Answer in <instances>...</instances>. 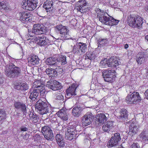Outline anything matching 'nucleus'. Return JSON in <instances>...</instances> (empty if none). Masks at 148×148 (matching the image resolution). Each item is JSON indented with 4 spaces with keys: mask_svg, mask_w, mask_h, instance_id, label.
<instances>
[{
    "mask_svg": "<svg viewBox=\"0 0 148 148\" xmlns=\"http://www.w3.org/2000/svg\"><path fill=\"white\" fill-rule=\"evenodd\" d=\"M5 73L8 77L14 78L21 75V70L20 68L15 66L13 63H10L6 66Z\"/></svg>",
    "mask_w": 148,
    "mask_h": 148,
    "instance_id": "f257e3e1",
    "label": "nucleus"
},
{
    "mask_svg": "<svg viewBox=\"0 0 148 148\" xmlns=\"http://www.w3.org/2000/svg\"><path fill=\"white\" fill-rule=\"evenodd\" d=\"M35 108L38 110V113L41 115L47 114L50 112V108L46 102L41 100H38L35 105Z\"/></svg>",
    "mask_w": 148,
    "mask_h": 148,
    "instance_id": "f03ea898",
    "label": "nucleus"
},
{
    "mask_svg": "<svg viewBox=\"0 0 148 148\" xmlns=\"http://www.w3.org/2000/svg\"><path fill=\"white\" fill-rule=\"evenodd\" d=\"M55 30L56 33L60 35L61 40H67L70 38L69 30L65 26L61 25H57L55 27Z\"/></svg>",
    "mask_w": 148,
    "mask_h": 148,
    "instance_id": "7ed1b4c3",
    "label": "nucleus"
},
{
    "mask_svg": "<svg viewBox=\"0 0 148 148\" xmlns=\"http://www.w3.org/2000/svg\"><path fill=\"white\" fill-rule=\"evenodd\" d=\"M38 3V0H23L21 5L24 9L32 11L36 8Z\"/></svg>",
    "mask_w": 148,
    "mask_h": 148,
    "instance_id": "20e7f679",
    "label": "nucleus"
},
{
    "mask_svg": "<svg viewBox=\"0 0 148 148\" xmlns=\"http://www.w3.org/2000/svg\"><path fill=\"white\" fill-rule=\"evenodd\" d=\"M102 75L105 81L111 82L115 80L116 77L115 71L113 70H105L102 72Z\"/></svg>",
    "mask_w": 148,
    "mask_h": 148,
    "instance_id": "39448f33",
    "label": "nucleus"
},
{
    "mask_svg": "<svg viewBox=\"0 0 148 148\" xmlns=\"http://www.w3.org/2000/svg\"><path fill=\"white\" fill-rule=\"evenodd\" d=\"M126 100L127 103L136 104L141 100V99L138 92H134L126 97Z\"/></svg>",
    "mask_w": 148,
    "mask_h": 148,
    "instance_id": "423d86ee",
    "label": "nucleus"
},
{
    "mask_svg": "<svg viewBox=\"0 0 148 148\" xmlns=\"http://www.w3.org/2000/svg\"><path fill=\"white\" fill-rule=\"evenodd\" d=\"M87 45L86 43L82 42L77 43L73 47L72 52L76 55H81L86 51Z\"/></svg>",
    "mask_w": 148,
    "mask_h": 148,
    "instance_id": "0eeeda50",
    "label": "nucleus"
},
{
    "mask_svg": "<svg viewBox=\"0 0 148 148\" xmlns=\"http://www.w3.org/2000/svg\"><path fill=\"white\" fill-rule=\"evenodd\" d=\"M96 13L97 18L102 23L106 25L108 24L110 16L107 13L101 11L100 9H98L96 10Z\"/></svg>",
    "mask_w": 148,
    "mask_h": 148,
    "instance_id": "6e6552de",
    "label": "nucleus"
},
{
    "mask_svg": "<svg viewBox=\"0 0 148 148\" xmlns=\"http://www.w3.org/2000/svg\"><path fill=\"white\" fill-rule=\"evenodd\" d=\"M93 116L92 113L88 112L82 117V124L84 126H86L90 124L92 121Z\"/></svg>",
    "mask_w": 148,
    "mask_h": 148,
    "instance_id": "1a4fd4ad",
    "label": "nucleus"
},
{
    "mask_svg": "<svg viewBox=\"0 0 148 148\" xmlns=\"http://www.w3.org/2000/svg\"><path fill=\"white\" fill-rule=\"evenodd\" d=\"M35 40L38 45L40 46L49 45L51 44L50 41L48 38L43 35L36 37Z\"/></svg>",
    "mask_w": 148,
    "mask_h": 148,
    "instance_id": "9d476101",
    "label": "nucleus"
},
{
    "mask_svg": "<svg viewBox=\"0 0 148 148\" xmlns=\"http://www.w3.org/2000/svg\"><path fill=\"white\" fill-rule=\"evenodd\" d=\"M46 29L42 25L40 24H35L33 25L32 32L35 34H41L45 32Z\"/></svg>",
    "mask_w": 148,
    "mask_h": 148,
    "instance_id": "9b49d317",
    "label": "nucleus"
},
{
    "mask_svg": "<svg viewBox=\"0 0 148 148\" xmlns=\"http://www.w3.org/2000/svg\"><path fill=\"white\" fill-rule=\"evenodd\" d=\"M87 8L86 3L85 1L80 0L77 2L76 9L77 11L81 13H84L87 11Z\"/></svg>",
    "mask_w": 148,
    "mask_h": 148,
    "instance_id": "f8f14e48",
    "label": "nucleus"
},
{
    "mask_svg": "<svg viewBox=\"0 0 148 148\" xmlns=\"http://www.w3.org/2000/svg\"><path fill=\"white\" fill-rule=\"evenodd\" d=\"M55 1V0H47L44 3L43 5V7L45 9V10L43 8L40 10L38 12L39 14L43 15V14H41L42 12H45L46 10L47 12L49 10V9H51V7L53 6ZM50 10H49V11Z\"/></svg>",
    "mask_w": 148,
    "mask_h": 148,
    "instance_id": "ddd939ff",
    "label": "nucleus"
},
{
    "mask_svg": "<svg viewBox=\"0 0 148 148\" xmlns=\"http://www.w3.org/2000/svg\"><path fill=\"white\" fill-rule=\"evenodd\" d=\"M121 139L120 134L119 133H116L112 136L107 145L109 147H112L118 144L119 141Z\"/></svg>",
    "mask_w": 148,
    "mask_h": 148,
    "instance_id": "4468645a",
    "label": "nucleus"
},
{
    "mask_svg": "<svg viewBox=\"0 0 148 148\" xmlns=\"http://www.w3.org/2000/svg\"><path fill=\"white\" fill-rule=\"evenodd\" d=\"M77 87L76 84H73L69 88L66 90V98H70L72 97H74L76 95L75 93V90Z\"/></svg>",
    "mask_w": 148,
    "mask_h": 148,
    "instance_id": "2eb2a0df",
    "label": "nucleus"
},
{
    "mask_svg": "<svg viewBox=\"0 0 148 148\" xmlns=\"http://www.w3.org/2000/svg\"><path fill=\"white\" fill-rule=\"evenodd\" d=\"M19 15L20 20L23 23H26L28 22H31L32 21V17L30 16L31 14L29 13L23 12L20 13Z\"/></svg>",
    "mask_w": 148,
    "mask_h": 148,
    "instance_id": "dca6fc26",
    "label": "nucleus"
},
{
    "mask_svg": "<svg viewBox=\"0 0 148 148\" xmlns=\"http://www.w3.org/2000/svg\"><path fill=\"white\" fill-rule=\"evenodd\" d=\"M40 90L39 89L32 88L29 91V98L32 101H34L39 98Z\"/></svg>",
    "mask_w": 148,
    "mask_h": 148,
    "instance_id": "f3484780",
    "label": "nucleus"
},
{
    "mask_svg": "<svg viewBox=\"0 0 148 148\" xmlns=\"http://www.w3.org/2000/svg\"><path fill=\"white\" fill-rule=\"evenodd\" d=\"M15 108L18 110L22 111L24 115H25L27 113V109L25 105L20 102H15L14 104Z\"/></svg>",
    "mask_w": 148,
    "mask_h": 148,
    "instance_id": "a211bd4d",
    "label": "nucleus"
},
{
    "mask_svg": "<svg viewBox=\"0 0 148 148\" xmlns=\"http://www.w3.org/2000/svg\"><path fill=\"white\" fill-rule=\"evenodd\" d=\"M46 63L47 65L51 66L53 68H55V67H58L59 68L60 67L59 66H58V63L57 62L56 58L55 57L47 58Z\"/></svg>",
    "mask_w": 148,
    "mask_h": 148,
    "instance_id": "6ab92c4d",
    "label": "nucleus"
},
{
    "mask_svg": "<svg viewBox=\"0 0 148 148\" xmlns=\"http://www.w3.org/2000/svg\"><path fill=\"white\" fill-rule=\"evenodd\" d=\"M136 17V15H130L128 16L127 22L128 25L131 27H135V21L137 18Z\"/></svg>",
    "mask_w": 148,
    "mask_h": 148,
    "instance_id": "aec40b11",
    "label": "nucleus"
},
{
    "mask_svg": "<svg viewBox=\"0 0 148 148\" xmlns=\"http://www.w3.org/2000/svg\"><path fill=\"white\" fill-rule=\"evenodd\" d=\"M29 63L32 65H37L39 64L40 60L38 56L33 55L28 58Z\"/></svg>",
    "mask_w": 148,
    "mask_h": 148,
    "instance_id": "412c9836",
    "label": "nucleus"
},
{
    "mask_svg": "<svg viewBox=\"0 0 148 148\" xmlns=\"http://www.w3.org/2000/svg\"><path fill=\"white\" fill-rule=\"evenodd\" d=\"M96 120L100 124H103L107 120V117L103 113L98 114L96 116Z\"/></svg>",
    "mask_w": 148,
    "mask_h": 148,
    "instance_id": "4be33fe9",
    "label": "nucleus"
},
{
    "mask_svg": "<svg viewBox=\"0 0 148 148\" xmlns=\"http://www.w3.org/2000/svg\"><path fill=\"white\" fill-rule=\"evenodd\" d=\"M56 61L58 63V66L60 64L62 65H64L67 63L66 57L65 56L62 55H57L56 58Z\"/></svg>",
    "mask_w": 148,
    "mask_h": 148,
    "instance_id": "5701e85b",
    "label": "nucleus"
},
{
    "mask_svg": "<svg viewBox=\"0 0 148 148\" xmlns=\"http://www.w3.org/2000/svg\"><path fill=\"white\" fill-rule=\"evenodd\" d=\"M55 69H47L46 70V74L48 75L49 77H52L57 76V74L58 72V68L55 67Z\"/></svg>",
    "mask_w": 148,
    "mask_h": 148,
    "instance_id": "b1692460",
    "label": "nucleus"
},
{
    "mask_svg": "<svg viewBox=\"0 0 148 148\" xmlns=\"http://www.w3.org/2000/svg\"><path fill=\"white\" fill-rule=\"evenodd\" d=\"M113 127L112 121H108L105 123L102 128V130L104 132H108L110 131Z\"/></svg>",
    "mask_w": 148,
    "mask_h": 148,
    "instance_id": "393cba45",
    "label": "nucleus"
},
{
    "mask_svg": "<svg viewBox=\"0 0 148 148\" xmlns=\"http://www.w3.org/2000/svg\"><path fill=\"white\" fill-rule=\"evenodd\" d=\"M83 109L80 107H75L73 108L72 110V115L76 117H79L81 114V112Z\"/></svg>",
    "mask_w": 148,
    "mask_h": 148,
    "instance_id": "a878e982",
    "label": "nucleus"
},
{
    "mask_svg": "<svg viewBox=\"0 0 148 148\" xmlns=\"http://www.w3.org/2000/svg\"><path fill=\"white\" fill-rule=\"evenodd\" d=\"M138 129V126L136 125V123H133L131 124L129 127V134L133 136L136 134Z\"/></svg>",
    "mask_w": 148,
    "mask_h": 148,
    "instance_id": "bb28decb",
    "label": "nucleus"
},
{
    "mask_svg": "<svg viewBox=\"0 0 148 148\" xmlns=\"http://www.w3.org/2000/svg\"><path fill=\"white\" fill-rule=\"evenodd\" d=\"M56 138L57 143L59 147H63L64 145V142L62 136L60 134H57L56 136Z\"/></svg>",
    "mask_w": 148,
    "mask_h": 148,
    "instance_id": "cd10ccee",
    "label": "nucleus"
},
{
    "mask_svg": "<svg viewBox=\"0 0 148 148\" xmlns=\"http://www.w3.org/2000/svg\"><path fill=\"white\" fill-rule=\"evenodd\" d=\"M109 64V67H116L118 66L120 63L117 59L116 58L112 59L110 58L108 60Z\"/></svg>",
    "mask_w": 148,
    "mask_h": 148,
    "instance_id": "c85d7f7f",
    "label": "nucleus"
},
{
    "mask_svg": "<svg viewBox=\"0 0 148 148\" xmlns=\"http://www.w3.org/2000/svg\"><path fill=\"white\" fill-rule=\"evenodd\" d=\"M50 89L55 91L59 90L62 87L61 84L56 81L53 82L52 85L50 86Z\"/></svg>",
    "mask_w": 148,
    "mask_h": 148,
    "instance_id": "c756f323",
    "label": "nucleus"
},
{
    "mask_svg": "<svg viewBox=\"0 0 148 148\" xmlns=\"http://www.w3.org/2000/svg\"><path fill=\"white\" fill-rule=\"evenodd\" d=\"M15 88L18 90H26L29 88V86L26 83H18L15 86Z\"/></svg>",
    "mask_w": 148,
    "mask_h": 148,
    "instance_id": "7c9ffc66",
    "label": "nucleus"
},
{
    "mask_svg": "<svg viewBox=\"0 0 148 148\" xmlns=\"http://www.w3.org/2000/svg\"><path fill=\"white\" fill-rule=\"evenodd\" d=\"M140 138L144 143H147L148 142V134L147 132L143 130L139 135Z\"/></svg>",
    "mask_w": 148,
    "mask_h": 148,
    "instance_id": "2f4dec72",
    "label": "nucleus"
},
{
    "mask_svg": "<svg viewBox=\"0 0 148 148\" xmlns=\"http://www.w3.org/2000/svg\"><path fill=\"white\" fill-rule=\"evenodd\" d=\"M57 114L58 116L60 117L63 121H66L67 120V116L65 111L64 110L62 109L59 111L57 113Z\"/></svg>",
    "mask_w": 148,
    "mask_h": 148,
    "instance_id": "473e14b6",
    "label": "nucleus"
},
{
    "mask_svg": "<svg viewBox=\"0 0 148 148\" xmlns=\"http://www.w3.org/2000/svg\"><path fill=\"white\" fill-rule=\"evenodd\" d=\"M120 115L119 119L121 120H125L127 119L128 113L127 111L125 109H122L120 112Z\"/></svg>",
    "mask_w": 148,
    "mask_h": 148,
    "instance_id": "72a5a7b5",
    "label": "nucleus"
},
{
    "mask_svg": "<svg viewBox=\"0 0 148 148\" xmlns=\"http://www.w3.org/2000/svg\"><path fill=\"white\" fill-rule=\"evenodd\" d=\"M3 10L6 11L10 10L8 3L6 1H2L0 2V10Z\"/></svg>",
    "mask_w": 148,
    "mask_h": 148,
    "instance_id": "f704fd0d",
    "label": "nucleus"
},
{
    "mask_svg": "<svg viewBox=\"0 0 148 148\" xmlns=\"http://www.w3.org/2000/svg\"><path fill=\"white\" fill-rule=\"evenodd\" d=\"M45 138L48 140L52 141L54 139V135L52 130L43 135Z\"/></svg>",
    "mask_w": 148,
    "mask_h": 148,
    "instance_id": "c9c22d12",
    "label": "nucleus"
},
{
    "mask_svg": "<svg viewBox=\"0 0 148 148\" xmlns=\"http://www.w3.org/2000/svg\"><path fill=\"white\" fill-rule=\"evenodd\" d=\"M108 39L107 38L102 39L101 38H99L97 40L98 47H101V46H104L107 45L108 42Z\"/></svg>",
    "mask_w": 148,
    "mask_h": 148,
    "instance_id": "e433bc0d",
    "label": "nucleus"
},
{
    "mask_svg": "<svg viewBox=\"0 0 148 148\" xmlns=\"http://www.w3.org/2000/svg\"><path fill=\"white\" fill-rule=\"evenodd\" d=\"M67 129V131L65 132H68V133L72 134V135H73L74 136V134H77L75 125H71L70 127H68Z\"/></svg>",
    "mask_w": 148,
    "mask_h": 148,
    "instance_id": "4c0bfd02",
    "label": "nucleus"
},
{
    "mask_svg": "<svg viewBox=\"0 0 148 148\" xmlns=\"http://www.w3.org/2000/svg\"><path fill=\"white\" fill-rule=\"evenodd\" d=\"M136 19L135 22V27H141L143 23V20L142 18L139 16L136 15Z\"/></svg>",
    "mask_w": 148,
    "mask_h": 148,
    "instance_id": "58836bf2",
    "label": "nucleus"
},
{
    "mask_svg": "<svg viewBox=\"0 0 148 148\" xmlns=\"http://www.w3.org/2000/svg\"><path fill=\"white\" fill-rule=\"evenodd\" d=\"M32 88L42 89V85L40 81L37 80L33 83Z\"/></svg>",
    "mask_w": 148,
    "mask_h": 148,
    "instance_id": "ea45409f",
    "label": "nucleus"
},
{
    "mask_svg": "<svg viewBox=\"0 0 148 148\" xmlns=\"http://www.w3.org/2000/svg\"><path fill=\"white\" fill-rule=\"evenodd\" d=\"M146 56L144 54L141 55L136 60L138 64H141L145 63L146 58Z\"/></svg>",
    "mask_w": 148,
    "mask_h": 148,
    "instance_id": "a19ab883",
    "label": "nucleus"
},
{
    "mask_svg": "<svg viewBox=\"0 0 148 148\" xmlns=\"http://www.w3.org/2000/svg\"><path fill=\"white\" fill-rule=\"evenodd\" d=\"M119 21L114 19L111 16L110 17L109 23L108 25H117L119 22Z\"/></svg>",
    "mask_w": 148,
    "mask_h": 148,
    "instance_id": "79ce46f5",
    "label": "nucleus"
},
{
    "mask_svg": "<svg viewBox=\"0 0 148 148\" xmlns=\"http://www.w3.org/2000/svg\"><path fill=\"white\" fill-rule=\"evenodd\" d=\"M108 62V60L105 59L101 61L100 63V66L103 68L109 67V64Z\"/></svg>",
    "mask_w": 148,
    "mask_h": 148,
    "instance_id": "37998d69",
    "label": "nucleus"
},
{
    "mask_svg": "<svg viewBox=\"0 0 148 148\" xmlns=\"http://www.w3.org/2000/svg\"><path fill=\"white\" fill-rule=\"evenodd\" d=\"M52 130L48 126L46 125L42 127L41 128V132L43 135L47 133Z\"/></svg>",
    "mask_w": 148,
    "mask_h": 148,
    "instance_id": "c03bdc74",
    "label": "nucleus"
},
{
    "mask_svg": "<svg viewBox=\"0 0 148 148\" xmlns=\"http://www.w3.org/2000/svg\"><path fill=\"white\" fill-rule=\"evenodd\" d=\"M74 135V136L73 135H72V134L68 133V132H65V137L66 139L71 140L76 138V136L77 134Z\"/></svg>",
    "mask_w": 148,
    "mask_h": 148,
    "instance_id": "a18cd8bd",
    "label": "nucleus"
},
{
    "mask_svg": "<svg viewBox=\"0 0 148 148\" xmlns=\"http://www.w3.org/2000/svg\"><path fill=\"white\" fill-rule=\"evenodd\" d=\"M96 57L95 54L93 52H89L86 55V58L90 60H94Z\"/></svg>",
    "mask_w": 148,
    "mask_h": 148,
    "instance_id": "49530a36",
    "label": "nucleus"
},
{
    "mask_svg": "<svg viewBox=\"0 0 148 148\" xmlns=\"http://www.w3.org/2000/svg\"><path fill=\"white\" fill-rule=\"evenodd\" d=\"M6 114L4 111L0 109V121L5 118Z\"/></svg>",
    "mask_w": 148,
    "mask_h": 148,
    "instance_id": "de8ad7c7",
    "label": "nucleus"
},
{
    "mask_svg": "<svg viewBox=\"0 0 148 148\" xmlns=\"http://www.w3.org/2000/svg\"><path fill=\"white\" fill-rule=\"evenodd\" d=\"M30 118L34 123H36L38 120V117L36 116L33 114L31 116V117H30Z\"/></svg>",
    "mask_w": 148,
    "mask_h": 148,
    "instance_id": "09e8293b",
    "label": "nucleus"
},
{
    "mask_svg": "<svg viewBox=\"0 0 148 148\" xmlns=\"http://www.w3.org/2000/svg\"><path fill=\"white\" fill-rule=\"evenodd\" d=\"M42 137L38 136L36 137L34 141L35 143L38 142L39 143H41V141H42Z\"/></svg>",
    "mask_w": 148,
    "mask_h": 148,
    "instance_id": "8fccbe9b",
    "label": "nucleus"
},
{
    "mask_svg": "<svg viewBox=\"0 0 148 148\" xmlns=\"http://www.w3.org/2000/svg\"><path fill=\"white\" fill-rule=\"evenodd\" d=\"M56 99L58 100H63V96L61 94L59 93L57 95Z\"/></svg>",
    "mask_w": 148,
    "mask_h": 148,
    "instance_id": "3c124183",
    "label": "nucleus"
},
{
    "mask_svg": "<svg viewBox=\"0 0 148 148\" xmlns=\"http://www.w3.org/2000/svg\"><path fill=\"white\" fill-rule=\"evenodd\" d=\"M130 148H140V147L138 143H134L131 146Z\"/></svg>",
    "mask_w": 148,
    "mask_h": 148,
    "instance_id": "603ef678",
    "label": "nucleus"
},
{
    "mask_svg": "<svg viewBox=\"0 0 148 148\" xmlns=\"http://www.w3.org/2000/svg\"><path fill=\"white\" fill-rule=\"evenodd\" d=\"M52 81L51 80L48 81L47 83L46 86L48 88H50V86L52 85Z\"/></svg>",
    "mask_w": 148,
    "mask_h": 148,
    "instance_id": "864d4df0",
    "label": "nucleus"
},
{
    "mask_svg": "<svg viewBox=\"0 0 148 148\" xmlns=\"http://www.w3.org/2000/svg\"><path fill=\"white\" fill-rule=\"evenodd\" d=\"M42 89H40V92L39 93H40V95H43V94H44V93L45 92V90L43 89V88L42 87Z\"/></svg>",
    "mask_w": 148,
    "mask_h": 148,
    "instance_id": "5fc2aeb1",
    "label": "nucleus"
},
{
    "mask_svg": "<svg viewBox=\"0 0 148 148\" xmlns=\"http://www.w3.org/2000/svg\"><path fill=\"white\" fill-rule=\"evenodd\" d=\"M28 129L25 127H23L21 128V131H27Z\"/></svg>",
    "mask_w": 148,
    "mask_h": 148,
    "instance_id": "6e6d98bb",
    "label": "nucleus"
},
{
    "mask_svg": "<svg viewBox=\"0 0 148 148\" xmlns=\"http://www.w3.org/2000/svg\"><path fill=\"white\" fill-rule=\"evenodd\" d=\"M144 94L146 99H148V89L145 91Z\"/></svg>",
    "mask_w": 148,
    "mask_h": 148,
    "instance_id": "4d7b16f0",
    "label": "nucleus"
},
{
    "mask_svg": "<svg viewBox=\"0 0 148 148\" xmlns=\"http://www.w3.org/2000/svg\"><path fill=\"white\" fill-rule=\"evenodd\" d=\"M44 146L43 145L41 144V143H39V145H37V148H43Z\"/></svg>",
    "mask_w": 148,
    "mask_h": 148,
    "instance_id": "13d9d810",
    "label": "nucleus"
},
{
    "mask_svg": "<svg viewBox=\"0 0 148 148\" xmlns=\"http://www.w3.org/2000/svg\"><path fill=\"white\" fill-rule=\"evenodd\" d=\"M4 78L3 77H0V84H3L4 81Z\"/></svg>",
    "mask_w": 148,
    "mask_h": 148,
    "instance_id": "bf43d9fd",
    "label": "nucleus"
},
{
    "mask_svg": "<svg viewBox=\"0 0 148 148\" xmlns=\"http://www.w3.org/2000/svg\"><path fill=\"white\" fill-rule=\"evenodd\" d=\"M89 96L90 98H93L95 97V95L93 94L92 95V94L91 95H89Z\"/></svg>",
    "mask_w": 148,
    "mask_h": 148,
    "instance_id": "052dcab7",
    "label": "nucleus"
},
{
    "mask_svg": "<svg viewBox=\"0 0 148 148\" xmlns=\"http://www.w3.org/2000/svg\"><path fill=\"white\" fill-rule=\"evenodd\" d=\"M29 36H30V37L33 36L32 35H30L29 34H27V36L28 37H27V38H26V40H29L30 39L29 38Z\"/></svg>",
    "mask_w": 148,
    "mask_h": 148,
    "instance_id": "680f3d73",
    "label": "nucleus"
},
{
    "mask_svg": "<svg viewBox=\"0 0 148 148\" xmlns=\"http://www.w3.org/2000/svg\"><path fill=\"white\" fill-rule=\"evenodd\" d=\"M145 10L148 12V4L145 8Z\"/></svg>",
    "mask_w": 148,
    "mask_h": 148,
    "instance_id": "e2e57ef3",
    "label": "nucleus"
},
{
    "mask_svg": "<svg viewBox=\"0 0 148 148\" xmlns=\"http://www.w3.org/2000/svg\"><path fill=\"white\" fill-rule=\"evenodd\" d=\"M124 48L125 49H127L128 47V45L127 44H126L124 46Z\"/></svg>",
    "mask_w": 148,
    "mask_h": 148,
    "instance_id": "0e129e2a",
    "label": "nucleus"
},
{
    "mask_svg": "<svg viewBox=\"0 0 148 148\" xmlns=\"http://www.w3.org/2000/svg\"><path fill=\"white\" fill-rule=\"evenodd\" d=\"M117 148H125L123 147L122 145H119L117 147Z\"/></svg>",
    "mask_w": 148,
    "mask_h": 148,
    "instance_id": "69168bd1",
    "label": "nucleus"
},
{
    "mask_svg": "<svg viewBox=\"0 0 148 148\" xmlns=\"http://www.w3.org/2000/svg\"><path fill=\"white\" fill-rule=\"evenodd\" d=\"M145 38L148 41V35L145 36Z\"/></svg>",
    "mask_w": 148,
    "mask_h": 148,
    "instance_id": "338daca9",
    "label": "nucleus"
},
{
    "mask_svg": "<svg viewBox=\"0 0 148 148\" xmlns=\"http://www.w3.org/2000/svg\"><path fill=\"white\" fill-rule=\"evenodd\" d=\"M109 3H110V4L112 5V3H111L110 2Z\"/></svg>",
    "mask_w": 148,
    "mask_h": 148,
    "instance_id": "774afa93",
    "label": "nucleus"
}]
</instances>
